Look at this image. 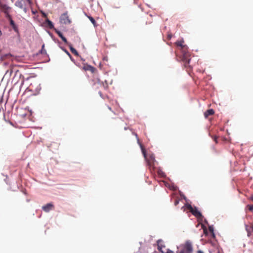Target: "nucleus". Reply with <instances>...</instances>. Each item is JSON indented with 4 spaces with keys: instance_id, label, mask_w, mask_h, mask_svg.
<instances>
[{
    "instance_id": "2f4dec72",
    "label": "nucleus",
    "mask_w": 253,
    "mask_h": 253,
    "mask_svg": "<svg viewBox=\"0 0 253 253\" xmlns=\"http://www.w3.org/2000/svg\"><path fill=\"white\" fill-rule=\"evenodd\" d=\"M171 38V36H170V35H169L168 36V39H170Z\"/></svg>"
},
{
    "instance_id": "4468645a",
    "label": "nucleus",
    "mask_w": 253,
    "mask_h": 253,
    "mask_svg": "<svg viewBox=\"0 0 253 253\" xmlns=\"http://www.w3.org/2000/svg\"><path fill=\"white\" fill-rule=\"evenodd\" d=\"M184 41L183 40L179 41H177L175 44L179 47V49H181L182 47L185 46L186 45L183 44Z\"/></svg>"
},
{
    "instance_id": "473e14b6",
    "label": "nucleus",
    "mask_w": 253,
    "mask_h": 253,
    "mask_svg": "<svg viewBox=\"0 0 253 253\" xmlns=\"http://www.w3.org/2000/svg\"><path fill=\"white\" fill-rule=\"evenodd\" d=\"M108 109L110 110H111V108L110 107H108Z\"/></svg>"
},
{
    "instance_id": "c756f323",
    "label": "nucleus",
    "mask_w": 253,
    "mask_h": 253,
    "mask_svg": "<svg viewBox=\"0 0 253 253\" xmlns=\"http://www.w3.org/2000/svg\"><path fill=\"white\" fill-rule=\"evenodd\" d=\"M250 199L253 201V195L250 197Z\"/></svg>"
},
{
    "instance_id": "72a5a7b5",
    "label": "nucleus",
    "mask_w": 253,
    "mask_h": 253,
    "mask_svg": "<svg viewBox=\"0 0 253 253\" xmlns=\"http://www.w3.org/2000/svg\"><path fill=\"white\" fill-rule=\"evenodd\" d=\"M158 253L157 252H156V251H155V252H153V253Z\"/></svg>"
},
{
    "instance_id": "39448f33",
    "label": "nucleus",
    "mask_w": 253,
    "mask_h": 253,
    "mask_svg": "<svg viewBox=\"0 0 253 253\" xmlns=\"http://www.w3.org/2000/svg\"><path fill=\"white\" fill-rule=\"evenodd\" d=\"M60 20L61 23L65 24H70L71 21L70 19H69V17L68 15L67 12L64 13L62 14L60 18Z\"/></svg>"
},
{
    "instance_id": "423d86ee",
    "label": "nucleus",
    "mask_w": 253,
    "mask_h": 253,
    "mask_svg": "<svg viewBox=\"0 0 253 253\" xmlns=\"http://www.w3.org/2000/svg\"><path fill=\"white\" fill-rule=\"evenodd\" d=\"M245 226L248 236L253 238V223H250L249 224L246 225Z\"/></svg>"
},
{
    "instance_id": "aec40b11",
    "label": "nucleus",
    "mask_w": 253,
    "mask_h": 253,
    "mask_svg": "<svg viewBox=\"0 0 253 253\" xmlns=\"http://www.w3.org/2000/svg\"><path fill=\"white\" fill-rule=\"evenodd\" d=\"M15 4L16 6H19L20 8H23V5L21 1H17Z\"/></svg>"
},
{
    "instance_id": "7c9ffc66",
    "label": "nucleus",
    "mask_w": 253,
    "mask_h": 253,
    "mask_svg": "<svg viewBox=\"0 0 253 253\" xmlns=\"http://www.w3.org/2000/svg\"><path fill=\"white\" fill-rule=\"evenodd\" d=\"M197 253H204V252L203 251H198L197 252Z\"/></svg>"
},
{
    "instance_id": "0eeeda50",
    "label": "nucleus",
    "mask_w": 253,
    "mask_h": 253,
    "mask_svg": "<svg viewBox=\"0 0 253 253\" xmlns=\"http://www.w3.org/2000/svg\"><path fill=\"white\" fill-rule=\"evenodd\" d=\"M157 246L158 250L162 253H165V252L163 250V248H165L166 246L164 245L162 240H158L157 241Z\"/></svg>"
},
{
    "instance_id": "6ab92c4d",
    "label": "nucleus",
    "mask_w": 253,
    "mask_h": 253,
    "mask_svg": "<svg viewBox=\"0 0 253 253\" xmlns=\"http://www.w3.org/2000/svg\"><path fill=\"white\" fill-rule=\"evenodd\" d=\"M41 54H46V50L44 49V44L42 45V48L41 50Z\"/></svg>"
},
{
    "instance_id": "6e6552de",
    "label": "nucleus",
    "mask_w": 253,
    "mask_h": 253,
    "mask_svg": "<svg viewBox=\"0 0 253 253\" xmlns=\"http://www.w3.org/2000/svg\"><path fill=\"white\" fill-rule=\"evenodd\" d=\"M8 17L6 18L9 21L10 25L12 27L14 31L18 32V29L17 26L15 24L14 21L12 19L11 16H8Z\"/></svg>"
},
{
    "instance_id": "cd10ccee",
    "label": "nucleus",
    "mask_w": 253,
    "mask_h": 253,
    "mask_svg": "<svg viewBox=\"0 0 253 253\" xmlns=\"http://www.w3.org/2000/svg\"><path fill=\"white\" fill-rule=\"evenodd\" d=\"M42 16L44 17V18H46L47 17V15L46 14H45V13L44 12H42Z\"/></svg>"
},
{
    "instance_id": "9b49d317",
    "label": "nucleus",
    "mask_w": 253,
    "mask_h": 253,
    "mask_svg": "<svg viewBox=\"0 0 253 253\" xmlns=\"http://www.w3.org/2000/svg\"><path fill=\"white\" fill-rule=\"evenodd\" d=\"M84 69L85 71H89L92 73H94L95 72V68H94L93 67H92V66H91L90 65H88L84 66Z\"/></svg>"
},
{
    "instance_id": "bb28decb",
    "label": "nucleus",
    "mask_w": 253,
    "mask_h": 253,
    "mask_svg": "<svg viewBox=\"0 0 253 253\" xmlns=\"http://www.w3.org/2000/svg\"><path fill=\"white\" fill-rule=\"evenodd\" d=\"M166 253H174V252L171 250L168 249Z\"/></svg>"
},
{
    "instance_id": "b1692460",
    "label": "nucleus",
    "mask_w": 253,
    "mask_h": 253,
    "mask_svg": "<svg viewBox=\"0 0 253 253\" xmlns=\"http://www.w3.org/2000/svg\"><path fill=\"white\" fill-rule=\"evenodd\" d=\"M217 138H218V137L216 136H213L212 137V139H213V140L215 141V142L216 143H217Z\"/></svg>"
},
{
    "instance_id": "f257e3e1",
    "label": "nucleus",
    "mask_w": 253,
    "mask_h": 253,
    "mask_svg": "<svg viewBox=\"0 0 253 253\" xmlns=\"http://www.w3.org/2000/svg\"><path fill=\"white\" fill-rule=\"evenodd\" d=\"M179 50L181 52V60L184 63L185 67H189L191 68L190 66L189 65L190 61L189 57L190 56V54L188 51V48L187 46L185 45V46H183Z\"/></svg>"
},
{
    "instance_id": "1a4fd4ad",
    "label": "nucleus",
    "mask_w": 253,
    "mask_h": 253,
    "mask_svg": "<svg viewBox=\"0 0 253 253\" xmlns=\"http://www.w3.org/2000/svg\"><path fill=\"white\" fill-rule=\"evenodd\" d=\"M155 158L153 155H150L147 159V163L150 167H153L155 163Z\"/></svg>"
},
{
    "instance_id": "5701e85b",
    "label": "nucleus",
    "mask_w": 253,
    "mask_h": 253,
    "mask_svg": "<svg viewBox=\"0 0 253 253\" xmlns=\"http://www.w3.org/2000/svg\"><path fill=\"white\" fill-rule=\"evenodd\" d=\"M12 72H13L12 69H10L7 70L6 74L9 73V75L11 76Z\"/></svg>"
},
{
    "instance_id": "a211bd4d",
    "label": "nucleus",
    "mask_w": 253,
    "mask_h": 253,
    "mask_svg": "<svg viewBox=\"0 0 253 253\" xmlns=\"http://www.w3.org/2000/svg\"><path fill=\"white\" fill-rule=\"evenodd\" d=\"M87 17L88 18L89 20L91 21V22L93 24L94 26L96 27V21L94 20V19L92 17H91L90 16H88Z\"/></svg>"
},
{
    "instance_id": "20e7f679",
    "label": "nucleus",
    "mask_w": 253,
    "mask_h": 253,
    "mask_svg": "<svg viewBox=\"0 0 253 253\" xmlns=\"http://www.w3.org/2000/svg\"><path fill=\"white\" fill-rule=\"evenodd\" d=\"M0 10L3 12L5 14L6 18H7L8 16H10L9 13L11 10V7L0 1Z\"/></svg>"
},
{
    "instance_id": "f3484780",
    "label": "nucleus",
    "mask_w": 253,
    "mask_h": 253,
    "mask_svg": "<svg viewBox=\"0 0 253 253\" xmlns=\"http://www.w3.org/2000/svg\"><path fill=\"white\" fill-rule=\"evenodd\" d=\"M209 231L210 232V233H211V236H212V237L213 238H215V234H214V230H213V227L211 226H210L209 227Z\"/></svg>"
},
{
    "instance_id": "393cba45",
    "label": "nucleus",
    "mask_w": 253,
    "mask_h": 253,
    "mask_svg": "<svg viewBox=\"0 0 253 253\" xmlns=\"http://www.w3.org/2000/svg\"><path fill=\"white\" fill-rule=\"evenodd\" d=\"M204 234L207 235L208 234V231L207 230V228L206 227H204L203 228Z\"/></svg>"
},
{
    "instance_id": "4be33fe9",
    "label": "nucleus",
    "mask_w": 253,
    "mask_h": 253,
    "mask_svg": "<svg viewBox=\"0 0 253 253\" xmlns=\"http://www.w3.org/2000/svg\"><path fill=\"white\" fill-rule=\"evenodd\" d=\"M179 202V200L178 199H177V198L176 199L175 201H174V205L175 206H177Z\"/></svg>"
},
{
    "instance_id": "f8f14e48",
    "label": "nucleus",
    "mask_w": 253,
    "mask_h": 253,
    "mask_svg": "<svg viewBox=\"0 0 253 253\" xmlns=\"http://www.w3.org/2000/svg\"><path fill=\"white\" fill-rule=\"evenodd\" d=\"M55 32L57 34V35L61 38V39H62V40L63 41V42L66 43V44H68V42H67V39H66L65 37H64L63 36V35H62V34L61 33V32L58 31V30H55Z\"/></svg>"
},
{
    "instance_id": "dca6fc26",
    "label": "nucleus",
    "mask_w": 253,
    "mask_h": 253,
    "mask_svg": "<svg viewBox=\"0 0 253 253\" xmlns=\"http://www.w3.org/2000/svg\"><path fill=\"white\" fill-rule=\"evenodd\" d=\"M45 23L47 24L48 27L51 29L54 28V25L52 22L48 19L45 20Z\"/></svg>"
},
{
    "instance_id": "c85d7f7f",
    "label": "nucleus",
    "mask_w": 253,
    "mask_h": 253,
    "mask_svg": "<svg viewBox=\"0 0 253 253\" xmlns=\"http://www.w3.org/2000/svg\"><path fill=\"white\" fill-rule=\"evenodd\" d=\"M142 152H143V155L144 156L145 158H146V152L145 151H144V150H142Z\"/></svg>"
},
{
    "instance_id": "2eb2a0df",
    "label": "nucleus",
    "mask_w": 253,
    "mask_h": 253,
    "mask_svg": "<svg viewBox=\"0 0 253 253\" xmlns=\"http://www.w3.org/2000/svg\"><path fill=\"white\" fill-rule=\"evenodd\" d=\"M68 45L72 53H73L76 56L79 55L78 51L72 46L71 44H69Z\"/></svg>"
},
{
    "instance_id": "7ed1b4c3",
    "label": "nucleus",
    "mask_w": 253,
    "mask_h": 253,
    "mask_svg": "<svg viewBox=\"0 0 253 253\" xmlns=\"http://www.w3.org/2000/svg\"><path fill=\"white\" fill-rule=\"evenodd\" d=\"M186 207L189 211L192 213V214L198 218H200L203 217L202 214L198 210L196 207L193 208L191 205L189 204L187 205Z\"/></svg>"
},
{
    "instance_id": "9d476101",
    "label": "nucleus",
    "mask_w": 253,
    "mask_h": 253,
    "mask_svg": "<svg viewBox=\"0 0 253 253\" xmlns=\"http://www.w3.org/2000/svg\"><path fill=\"white\" fill-rule=\"evenodd\" d=\"M53 205L51 203H48L45 206H42V210L45 212H48L52 209Z\"/></svg>"
},
{
    "instance_id": "ddd939ff",
    "label": "nucleus",
    "mask_w": 253,
    "mask_h": 253,
    "mask_svg": "<svg viewBox=\"0 0 253 253\" xmlns=\"http://www.w3.org/2000/svg\"><path fill=\"white\" fill-rule=\"evenodd\" d=\"M214 113V111L213 109H209L205 112L204 116L206 118H207L209 116L213 115Z\"/></svg>"
},
{
    "instance_id": "a878e982",
    "label": "nucleus",
    "mask_w": 253,
    "mask_h": 253,
    "mask_svg": "<svg viewBox=\"0 0 253 253\" xmlns=\"http://www.w3.org/2000/svg\"><path fill=\"white\" fill-rule=\"evenodd\" d=\"M68 55H69V56L70 57V59L73 61H74V60L73 59V58L72 57V56L71 55V54L68 52H67Z\"/></svg>"
},
{
    "instance_id": "f704fd0d",
    "label": "nucleus",
    "mask_w": 253,
    "mask_h": 253,
    "mask_svg": "<svg viewBox=\"0 0 253 253\" xmlns=\"http://www.w3.org/2000/svg\"><path fill=\"white\" fill-rule=\"evenodd\" d=\"M91 1H92L93 0H90Z\"/></svg>"
},
{
    "instance_id": "f03ea898",
    "label": "nucleus",
    "mask_w": 253,
    "mask_h": 253,
    "mask_svg": "<svg viewBox=\"0 0 253 253\" xmlns=\"http://www.w3.org/2000/svg\"><path fill=\"white\" fill-rule=\"evenodd\" d=\"M193 248L191 242L187 241L177 248L176 253H193Z\"/></svg>"
},
{
    "instance_id": "412c9836",
    "label": "nucleus",
    "mask_w": 253,
    "mask_h": 253,
    "mask_svg": "<svg viewBox=\"0 0 253 253\" xmlns=\"http://www.w3.org/2000/svg\"><path fill=\"white\" fill-rule=\"evenodd\" d=\"M246 208H248V210L250 211H253V205H248L247 206Z\"/></svg>"
}]
</instances>
